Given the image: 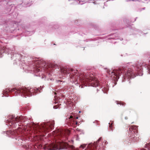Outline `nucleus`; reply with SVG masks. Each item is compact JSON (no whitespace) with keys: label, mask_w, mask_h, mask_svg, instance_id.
Here are the masks:
<instances>
[{"label":"nucleus","mask_w":150,"mask_h":150,"mask_svg":"<svg viewBox=\"0 0 150 150\" xmlns=\"http://www.w3.org/2000/svg\"><path fill=\"white\" fill-rule=\"evenodd\" d=\"M115 103H116L117 105H122V106H125L126 103L122 101H115Z\"/></svg>","instance_id":"nucleus-17"},{"label":"nucleus","mask_w":150,"mask_h":150,"mask_svg":"<svg viewBox=\"0 0 150 150\" xmlns=\"http://www.w3.org/2000/svg\"><path fill=\"white\" fill-rule=\"evenodd\" d=\"M61 104H58L57 105H55V106H53V108L54 109H57L59 107V106L61 105Z\"/></svg>","instance_id":"nucleus-22"},{"label":"nucleus","mask_w":150,"mask_h":150,"mask_svg":"<svg viewBox=\"0 0 150 150\" xmlns=\"http://www.w3.org/2000/svg\"><path fill=\"white\" fill-rule=\"evenodd\" d=\"M80 4V2H79V4Z\"/></svg>","instance_id":"nucleus-39"},{"label":"nucleus","mask_w":150,"mask_h":150,"mask_svg":"<svg viewBox=\"0 0 150 150\" xmlns=\"http://www.w3.org/2000/svg\"><path fill=\"white\" fill-rule=\"evenodd\" d=\"M88 46H89V47H90L91 46H90V45H89Z\"/></svg>","instance_id":"nucleus-40"},{"label":"nucleus","mask_w":150,"mask_h":150,"mask_svg":"<svg viewBox=\"0 0 150 150\" xmlns=\"http://www.w3.org/2000/svg\"><path fill=\"white\" fill-rule=\"evenodd\" d=\"M81 4V5H82V4Z\"/></svg>","instance_id":"nucleus-38"},{"label":"nucleus","mask_w":150,"mask_h":150,"mask_svg":"<svg viewBox=\"0 0 150 150\" xmlns=\"http://www.w3.org/2000/svg\"><path fill=\"white\" fill-rule=\"evenodd\" d=\"M11 7H9L8 8H7V9H6V12L5 11L4 13H1V14H4V13H8L10 11H11Z\"/></svg>","instance_id":"nucleus-20"},{"label":"nucleus","mask_w":150,"mask_h":150,"mask_svg":"<svg viewBox=\"0 0 150 150\" xmlns=\"http://www.w3.org/2000/svg\"><path fill=\"white\" fill-rule=\"evenodd\" d=\"M108 144V142L103 141L102 137H100L96 141L93 143H91L87 145L86 144H81L79 149H75L73 146L70 145V148L75 150H82L86 148L84 150H104L105 145Z\"/></svg>","instance_id":"nucleus-4"},{"label":"nucleus","mask_w":150,"mask_h":150,"mask_svg":"<svg viewBox=\"0 0 150 150\" xmlns=\"http://www.w3.org/2000/svg\"><path fill=\"white\" fill-rule=\"evenodd\" d=\"M123 21L127 25L129 23V21L126 18H125L123 19Z\"/></svg>","instance_id":"nucleus-19"},{"label":"nucleus","mask_w":150,"mask_h":150,"mask_svg":"<svg viewBox=\"0 0 150 150\" xmlns=\"http://www.w3.org/2000/svg\"><path fill=\"white\" fill-rule=\"evenodd\" d=\"M65 135L66 134L64 130L58 129L55 132L54 136L60 139L63 138V139H61L63 141L65 140V138L66 139L67 137Z\"/></svg>","instance_id":"nucleus-9"},{"label":"nucleus","mask_w":150,"mask_h":150,"mask_svg":"<svg viewBox=\"0 0 150 150\" xmlns=\"http://www.w3.org/2000/svg\"><path fill=\"white\" fill-rule=\"evenodd\" d=\"M130 31L133 32L132 34L130 35H135L138 33H142V32L141 30L135 28H132L130 30Z\"/></svg>","instance_id":"nucleus-13"},{"label":"nucleus","mask_w":150,"mask_h":150,"mask_svg":"<svg viewBox=\"0 0 150 150\" xmlns=\"http://www.w3.org/2000/svg\"><path fill=\"white\" fill-rule=\"evenodd\" d=\"M43 88V87L41 86L38 88L24 86L12 88H7L3 90L1 94L2 95V97L19 96L26 98V97H30L41 92Z\"/></svg>","instance_id":"nucleus-2"},{"label":"nucleus","mask_w":150,"mask_h":150,"mask_svg":"<svg viewBox=\"0 0 150 150\" xmlns=\"http://www.w3.org/2000/svg\"><path fill=\"white\" fill-rule=\"evenodd\" d=\"M110 42L111 43H115L116 42H115V41H110Z\"/></svg>","instance_id":"nucleus-26"},{"label":"nucleus","mask_w":150,"mask_h":150,"mask_svg":"<svg viewBox=\"0 0 150 150\" xmlns=\"http://www.w3.org/2000/svg\"><path fill=\"white\" fill-rule=\"evenodd\" d=\"M81 112V111H79V113H80Z\"/></svg>","instance_id":"nucleus-37"},{"label":"nucleus","mask_w":150,"mask_h":150,"mask_svg":"<svg viewBox=\"0 0 150 150\" xmlns=\"http://www.w3.org/2000/svg\"><path fill=\"white\" fill-rule=\"evenodd\" d=\"M88 41V40H87V41H86V42H88V41Z\"/></svg>","instance_id":"nucleus-41"},{"label":"nucleus","mask_w":150,"mask_h":150,"mask_svg":"<svg viewBox=\"0 0 150 150\" xmlns=\"http://www.w3.org/2000/svg\"><path fill=\"white\" fill-rule=\"evenodd\" d=\"M97 91H98L99 90L98 88H97Z\"/></svg>","instance_id":"nucleus-36"},{"label":"nucleus","mask_w":150,"mask_h":150,"mask_svg":"<svg viewBox=\"0 0 150 150\" xmlns=\"http://www.w3.org/2000/svg\"><path fill=\"white\" fill-rule=\"evenodd\" d=\"M77 132H80V134L81 133L84 134L83 131V130L77 128L76 129Z\"/></svg>","instance_id":"nucleus-21"},{"label":"nucleus","mask_w":150,"mask_h":150,"mask_svg":"<svg viewBox=\"0 0 150 150\" xmlns=\"http://www.w3.org/2000/svg\"><path fill=\"white\" fill-rule=\"evenodd\" d=\"M125 120H127L128 119V117H127V116H126L125 117Z\"/></svg>","instance_id":"nucleus-29"},{"label":"nucleus","mask_w":150,"mask_h":150,"mask_svg":"<svg viewBox=\"0 0 150 150\" xmlns=\"http://www.w3.org/2000/svg\"><path fill=\"white\" fill-rule=\"evenodd\" d=\"M21 3L20 4L23 3V6L26 7L30 6L33 3V1L30 0H24V1H21Z\"/></svg>","instance_id":"nucleus-12"},{"label":"nucleus","mask_w":150,"mask_h":150,"mask_svg":"<svg viewBox=\"0 0 150 150\" xmlns=\"http://www.w3.org/2000/svg\"><path fill=\"white\" fill-rule=\"evenodd\" d=\"M26 109V108L25 107L24 108V109L22 110H24L25 111V110Z\"/></svg>","instance_id":"nucleus-31"},{"label":"nucleus","mask_w":150,"mask_h":150,"mask_svg":"<svg viewBox=\"0 0 150 150\" xmlns=\"http://www.w3.org/2000/svg\"><path fill=\"white\" fill-rule=\"evenodd\" d=\"M9 1V0H0V2H2V4L4 5L7 4L8 2Z\"/></svg>","instance_id":"nucleus-18"},{"label":"nucleus","mask_w":150,"mask_h":150,"mask_svg":"<svg viewBox=\"0 0 150 150\" xmlns=\"http://www.w3.org/2000/svg\"><path fill=\"white\" fill-rule=\"evenodd\" d=\"M7 38L6 37L5 35L4 36L0 37V42L1 43H7Z\"/></svg>","instance_id":"nucleus-16"},{"label":"nucleus","mask_w":150,"mask_h":150,"mask_svg":"<svg viewBox=\"0 0 150 150\" xmlns=\"http://www.w3.org/2000/svg\"><path fill=\"white\" fill-rule=\"evenodd\" d=\"M52 81L55 84L56 86H60L61 85H65L67 83L63 80H57L52 78Z\"/></svg>","instance_id":"nucleus-11"},{"label":"nucleus","mask_w":150,"mask_h":150,"mask_svg":"<svg viewBox=\"0 0 150 150\" xmlns=\"http://www.w3.org/2000/svg\"><path fill=\"white\" fill-rule=\"evenodd\" d=\"M30 118L22 115L16 117L13 115H8L5 120L6 125L9 127L17 128V129L3 131L2 133L15 138L17 141L16 143L18 145L21 146L26 149H31V145L27 143L28 138L45 136L47 133L54 129V121L42 122L40 125L34 123H25Z\"/></svg>","instance_id":"nucleus-1"},{"label":"nucleus","mask_w":150,"mask_h":150,"mask_svg":"<svg viewBox=\"0 0 150 150\" xmlns=\"http://www.w3.org/2000/svg\"><path fill=\"white\" fill-rule=\"evenodd\" d=\"M146 60L148 62V64L142 62L138 61L134 64L135 71L137 76H142L143 75V70L145 68L147 70V72L150 74V53H148Z\"/></svg>","instance_id":"nucleus-5"},{"label":"nucleus","mask_w":150,"mask_h":150,"mask_svg":"<svg viewBox=\"0 0 150 150\" xmlns=\"http://www.w3.org/2000/svg\"><path fill=\"white\" fill-rule=\"evenodd\" d=\"M131 1V0H128L127 1Z\"/></svg>","instance_id":"nucleus-34"},{"label":"nucleus","mask_w":150,"mask_h":150,"mask_svg":"<svg viewBox=\"0 0 150 150\" xmlns=\"http://www.w3.org/2000/svg\"><path fill=\"white\" fill-rule=\"evenodd\" d=\"M128 134L127 139L123 140L125 144L130 145L131 144L135 143L138 139L137 136V127L135 125H131L129 127Z\"/></svg>","instance_id":"nucleus-6"},{"label":"nucleus","mask_w":150,"mask_h":150,"mask_svg":"<svg viewBox=\"0 0 150 150\" xmlns=\"http://www.w3.org/2000/svg\"><path fill=\"white\" fill-rule=\"evenodd\" d=\"M109 124V131L112 132L114 129V122L113 121L111 120Z\"/></svg>","instance_id":"nucleus-14"},{"label":"nucleus","mask_w":150,"mask_h":150,"mask_svg":"<svg viewBox=\"0 0 150 150\" xmlns=\"http://www.w3.org/2000/svg\"><path fill=\"white\" fill-rule=\"evenodd\" d=\"M43 19H44L45 21H46L47 20V18L46 17H43Z\"/></svg>","instance_id":"nucleus-30"},{"label":"nucleus","mask_w":150,"mask_h":150,"mask_svg":"<svg viewBox=\"0 0 150 150\" xmlns=\"http://www.w3.org/2000/svg\"><path fill=\"white\" fill-rule=\"evenodd\" d=\"M104 5H105V3H104Z\"/></svg>","instance_id":"nucleus-42"},{"label":"nucleus","mask_w":150,"mask_h":150,"mask_svg":"<svg viewBox=\"0 0 150 150\" xmlns=\"http://www.w3.org/2000/svg\"><path fill=\"white\" fill-rule=\"evenodd\" d=\"M77 22H78V21H75V23H76V24H77V25L78 24V23H77Z\"/></svg>","instance_id":"nucleus-32"},{"label":"nucleus","mask_w":150,"mask_h":150,"mask_svg":"<svg viewBox=\"0 0 150 150\" xmlns=\"http://www.w3.org/2000/svg\"><path fill=\"white\" fill-rule=\"evenodd\" d=\"M49 86L50 89L52 90H54V91H53V92L55 95L54 96V103L56 104L57 103H60L63 102L65 103L67 105L65 107L66 108H67L68 105L69 104V103L66 100H60L61 99V98L59 97V93H60L59 91L57 90V89L55 88V86L53 84L51 83H50L49 84Z\"/></svg>","instance_id":"nucleus-7"},{"label":"nucleus","mask_w":150,"mask_h":150,"mask_svg":"<svg viewBox=\"0 0 150 150\" xmlns=\"http://www.w3.org/2000/svg\"><path fill=\"white\" fill-rule=\"evenodd\" d=\"M137 17H136L134 19V20H131V21H130V22H132V23L134 22V21H136V19H137Z\"/></svg>","instance_id":"nucleus-24"},{"label":"nucleus","mask_w":150,"mask_h":150,"mask_svg":"<svg viewBox=\"0 0 150 150\" xmlns=\"http://www.w3.org/2000/svg\"><path fill=\"white\" fill-rule=\"evenodd\" d=\"M75 137H76V140H79V135H77Z\"/></svg>","instance_id":"nucleus-23"},{"label":"nucleus","mask_w":150,"mask_h":150,"mask_svg":"<svg viewBox=\"0 0 150 150\" xmlns=\"http://www.w3.org/2000/svg\"><path fill=\"white\" fill-rule=\"evenodd\" d=\"M107 38L108 40H123L122 38L119 37L118 34L117 33L112 34L108 35Z\"/></svg>","instance_id":"nucleus-10"},{"label":"nucleus","mask_w":150,"mask_h":150,"mask_svg":"<svg viewBox=\"0 0 150 150\" xmlns=\"http://www.w3.org/2000/svg\"><path fill=\"white\" fill-rule=\"evenodd\" d=\"M98 121L97 120H95L93 122L94 123H96L97 125L98 124Z\"/></svg>","instance_id":"nucleus-25"},{"label":"nucleus","mask_w":150,"mask_h":150,"mask_svg":"<svg viewBox=\"0 0 150 150\" xmlns=\"http://www.w3.org/2000/svg\"><path fill=\"white\" fill-rule=\"evenodd\" d=\"M95 0H88V1H87L86 2H85V1H81L82 2H84V3H93V4H98L100 3V1H101V0H96V1H94L93 2V1H94Z\"/></svg>","instance_id":"nucleus-15"},{"label":"nucleus","mask_w":150,"mask_h":150,"mask_svg":"<svg viewBox=\"0 0 150 150\" xmlns=\"http://www.w3.org/2000/svg\"><path fill=\"white\" fill-rule=\"evenodd\" d=\"M20 22L6 20L1 22L0 25H3L4 30L8 32L13 33L17 30H19V28L21 27L23 30L22 34L23 35L30 36L34 33V32L31 29L29 25L23 24L20 25L19 24Z\"/></svg>","instance_id":"nucleus-3"},{"label":"nucleus","mask_w":150,"mask_h":150,"mask_svg":"<svg viewBox=\"0 0 150 150\" xmlns=\"http://www.w3.org/2000/svg\"><path fill=\"white\" fill-rule=\"evenodd\" d=\"M67 122L69 123L70 125H77L78 124V122L76 121V120L78 119L79 117L72 113H71L70 115H67Z\"/></svg>","instance_id":"nucleus-8"},{"label":"nucleus","mask_w":150,"mask_h":150,"mask_svg":"<svg viewBox=\"0 0 150 150\" xmlns=\"http://www.w3.org/2000/svg\"><path fill=\"white\" fill-rule=\"evenodd\" d=\"M94 42H91V41H89V45H90V44H91L93 43Z\"/></svg>","instance_id":"nucleus-28"},{"label":"nucleus","mask_w":150,"mask_h":150,"mask_svg":"<svg viewBox=\"0 0 150 150\" xmlns=\"http://www.w3.org/2000/svg\"><path fill=\"white\" fill-rule=\"evenodd\" d=\"M145 7H144V8H142V10H144L145 9Z\"/></svg>","instance_id":"nucleus-33"},{"label":"nucleus","mask_w":150,"mask_h":150,"mask_svg":"<svg viewBox=\"0 0 150 150\" xmlns=\"http://www.w3.org/2000/svg\"><path fill=\"white\" fill-rule=\"evenodd\" d=\"M147 149L148 150H150V143L149 146L147 147Z\"/></svg>","instance_id":"nucleus-27"},{"label":"nucleus","mask_w":150,"mask_h":150,"mask_svg":"<svg viewBox=\"0 0 150 150\" xmlns=\"http://www.w3.org/2000/svg\"><path fill=\"white\" fill-rule=\"evenodd\" d=\"M132 1H136L135 0H131Z\"/></svg>","instance_id":"nucleus-35"}]
</instances>
